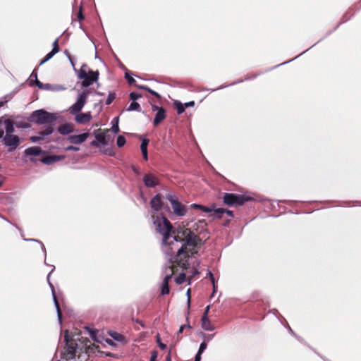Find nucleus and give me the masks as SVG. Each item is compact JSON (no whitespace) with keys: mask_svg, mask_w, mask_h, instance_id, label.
<instances>
[{"mask_svg":"<svg viewBox=\"0 0 361 361\" xmlns=\"http://www.w3.org/2000/svg\"><path fill=\"white\" fill-rule=\"evenodd\" d=\"M154 225L157 233L162 235V249L169 256L176 253L178 264L183 269L190 266L191 257L198 253L203 245L202 240L185 225L179 226L173 230L172 224L164 216H152Z\"/></svg>","mask_w":361,"mask_h":361,"instance_id":"f257e3e1","label":"nucleus"},{"mask_svg":"<svg viewBox=\"0 0 361 361\" xmlns=\"http://www.w3.org/2000/svg\"><path fill=\"white\" fill-rule=\"evenodd\" d=\"M89 93L90 91L86 90L78 94L76 102L69 109L71 114L76 115L75 119L78 123H87L92 118L90 112L78 114L85 105Z\"/></svg>","mask_w":361,"mask_h":361,"instance_id":"f03ea898","label":"nucleus"},{"mask_svg":"<svg viewBox=\"0 0 361 361\" xmlns=\"http://www.w3.org/2000/svg\"><path fill=\"white\" fill-rule=\"evenodd\" d=\"M78 78L82 80V87H87L97 81L98 71L90 70L87 64H82L78 74Z\"/></svg>","mask_w":361,"mask_h":361,"instance_id":"7ed1b4c3","label":"nucleus"},{"mask_svg":"<svg viewBox=\"0 0 361 361\" xmlns=\"http://www.w3.org/2000/svg\"><path fill=\"white\" fill-rule=\"evenodd\" d=\"M166 198L171 204L172 214L174 216L180 218L186 215L188 207L182 204L175 195L169 193L166 195Z\"/></svg>","mask_w":361,"mask_h":361,"instance_id":"20e7f679","label":"nucleus"},{"mask_svg":"<svg viewBox=\"0 0 361 361\" xmlns=\"http://www.w3.org/2000/svg\"><path fill=\"white\" fill-rule=\"evenodd\" d=\"M31 118L33 121L39 125L51 124L56 119L54 114L49 113L44 109L33 111L31 115Z\"/></svg>","mask_w":361,"mask_h":361,"instance_id":"39448f33","label":"nucleus"},{"mask_svg":"<svg viewBox=\"0 0 361 361\" xmlns=\"http://www.w3.org/2000/svg\"><path fill=\"white\" fill-rule=\"evenodd\" d=\"M250 200V197L233 193H226L224 197V202L225 204L233 205H242L244 202Z\"/></svg>","mask_w":361,"mask_h":361,"instance_id":"423d86ee","label":"nucleus"},{"mask_svg":"<svg viewBox=\"0 0 361 361\" xmlns=\"http://www.w3.org/2000/svg\"><path fill=\"white\" fill-rule=\"evenodd\" d=\"M64 340L66 343V359L72 360L75 358L77 348V343L73 339L70 338L68 331H65Z\"/></svg>","mask_w":361,"mask_h":361,"instance_id":"0eeeda50","label":"nucleus"},{"mask_svg":"<svg viewBox=\"0 0 361 361\" xmlns=\"http://www.w3.org/2000/svg\"><path fill=\"white\" fill-rule=\"evenodd\" d=\"M4 142L6 146L9 147L8 152L16 149L20 143V139L16 135H5Z\"/></svg>","mask_w":361,"mask_h":361,"instance_id":"6e6552de","label":"nucleus"},{"mask_svg":"<svg viewBox=\"0 0 361 361\" xmlns=\"http://www.w3.org/2000/svg\"><path fill=\"white\" fill-rule=\"evenodd\" d=\"M54 269H55L54 266H52V269L47 276V281H48L49 285L51 289L54 305H55L56 310H57V316H58L59 321L60 322V323H61V317H62L61 311L58 300L56 299L54 287L53 284L50 282V275L54 271Z\"/></svg>","mask_w":361,"mask_h":361,"instance_id":"1a4fd4ad","label":"nucleus"},{"mask_svg":"<svg viewBox=\"0 0 361 361\" xmlns=\"http://www.w3.org/2000/svg\"><path fill=\"white\" fill-rule=\"evenodd\" d=\"M90 136V133H85L80 135H69L67 140L69 142L73 145H80L84 142Z\"/></svg>","mask_w":361,"mask_h":361,"instance_id":"9d476101","label":"nucleus"},{"mask_svg":"<svg viewBox=\"0 0 361 361\" xmlns=\"http://www.w3.org/2000/svg\"><path fill=\"white\" fill-rule=\"evenodd\" d=\"M53 133V128L51 127H47L42 131L38 133L37 135L30 137V140L32 142H38L43 140L46 136L51 135Z\"/></svg>","mask_w":361,"mask_h":361,"instance_id":"9b49d317","label":"nucleus"},{"mask_svg":"<svg viewBox=\"0 0 361 361\" xmlns=\"http://www.w3.org/2000/svg\"><path fill=\"white\" fill-rule=\"evenodd\" d=\"M143 182L147 188H154L159 185L158 179L151 173H147L144 176Z\"/></svg>","mask_w":361,"mask_h":361,"instance_id":"f8f14e48","label":"nucleus"},{"mask_svg":"<svg viewBox=\"0 0 361 361\" xmlns=\"http://www.w3.org/2000/svg\"><path fill=\"white\" fill-rule=\"evenodd\" d=\"M175 255H176V253L172 256H169L170 257L169 260L171 262L172 264L170 265L169 267V268L167 269L169 270V273L164 276V279L163 281H166L167 283H169V281L171 279L172 276L173 274V267L174 266L179 267V264H178V263L176 261ZM180 267L181 268L180 266ZM182 269H184L183 267H182Z\"/></svg>","mask_w":361,"mask_h":361,"instance_id":"ddd939ff","label":"nucleus"},{"mask_svg":"<svg viewBox=\"0 0 361 361\" xmlns=\"http://www.w3.org/2000/svg\"><path fill=\"white\" fill-rule=\"evenodd\" d=\"M64 156H58V155H48L43 157L41 159V161L47 165L52 164L56 161H61L64 159Z\"/></svg>","mask_w":361,"mask_h":361,"instance_id":"4468645a","label":"nucleus"},{"mask_svg":"<svg viewBox=\"0 0 361 361\" xmlns=\"http://www.w3.org/2000/svg\"><path fill=\"white\" fill-rule=\"evenodd\" d=\"M4 126V132H6V135H13L14 132V123L10 119H5L2 121Z\"/></svg>","mask_w":361,"mask_h":361,"instance_id":"2eb2a0df","label":"nucleus"},{"mask_svg":"<svg viewBox=\"0 0 361 361\" xmlns=\"http://www.w3.org/2000/svg\"><path fill=\"white\" fill-rule=\"evenodd\" d=\"M43 153V151L39 147L34 146L27 148L24 154L25 156H38Z\"/></svg>","mask_w":361,"mask_h":361,"instance_id":"dca6fc26","label":"nucleus"},{"mask_svg":"<svg viewBox=\"0 0 361 361\" xmlns=\"http://www.w3.org/2000/svg\"><path fill=\"white\" fill-rule=\"evenodd\" d=\"M152 208L156 212L159 211L162 207V202L159 195H155L150 202Z\"/></svg>","mask_w":361,"mask_h":361,"instance_id":"f3484780","label":"nucleus"},{"mask_svg":"<svg viewBox=\"0 0 361 361\" xmlns=\"http://www.w3.org/2000/svg\"><path fill=\"white\" fill-rule=\"evenodd\" d=\"M58 131L61 135H68L74 131L73 125L65 123L58 128Z\"/></svg>","mask_w":361,"mask_h":361,"instance_id":"a211bd4d","label":"nucleus"},{"mask_svg":"<svg viewBox=\"0 0 361 361\" xmlns=\"http://www.w3.org/2000/svg\"><path fill=\"white\" fill-rule=\"evenodd\" d=\"M202 327L206 331H213L215 328L214 326L212 324L210 320L208 318V316H202Z\"/></svg>","mask_w":361,"mask_h":361,"instance_id":"6ab92c4d","label":"nucleus"},{"mask_svg":"<svg viewBox=\"0 0 361 361\" xmlns=\"http://www.w3.org/2000/svg\"><path fill=\"white\" fill-rule=\"evenodd\" d=\"M166 118V114L164 109L161 107L158 109L154 119V125L157 126Z\"/></svg>","mask_w":361,"mask_h":361,"instance_id":"aec40b11","label":"nucleus"},{"mask_svg":"<svg viewBox=\"0 0 361 361\" xmlns=\"http://www.w3.org/2000/svg\"><path fill=\"white\" fill-rule=\"evenodd\" d=\"M95 139L101 145L105 146L108 144L107 136L105 132L95 133Z\"/></svg>","mask_w":361,"mask_h":361,"instance_id":"412c9836","label":"nucleus"},{"mask_svg":"<svg viewBox=\"0 0 361 361\" xmlns=\"http://www.w3.org/2000/svg\"><path fill=\"white\" fill-rule=\"evenodd\" d=\"M126 110L128 111H136L140 112L141 111V107L137 102L133 101V102L129 105Z\"/></svg>","mask_w":361,"mask_h":361,"instance_id":"4be33fe9","label":"nucleus"},{"mask_svg":"<svg viewBox=\"0 0 361 361\" xmlns=\"http://www.w3.org/2000/svg\"><path fill=\"white\" fill-rule=\"evenodd\" d=\"M36 85L39 88V89H42V90H52V86L51 84L49 83H46V84H44L42 82H41L39 80H37L36 82Z\"/></svg>","mask_w":361,"mask_h":361,"instance_id":"5701e85b","label":"nucleus"},{"mask_svg":"<svg viewBox=\"0 0 361 361\" xmlns=\"http://www.w3.org/2000/svg\"><path fill=\"white\" fill-rule=\"evenodd\" d=\"M57 53V50L56 49H52V50L48 53L46 56L44 57V59L43 60H42V61L40 62V65L44 63L45 62L48 61L49 59H51Z\"/></svg>","mask_w":361,"mask_h":361,"instance_id":"b1692460","label":"nucleus"},{"mask_svg":"<svg viewBox=\"0 0 361 361\" xmlns=\"http://www.w3.org/2000/svg\"><path fill=\"white\" fill-rule=\"evenodd\" d=\"M174 106L178 114H183L185 111L184 104L179 101H175Z\"/></svg>","mask_w":361,"mask_h":361,"instance_id":"393cba45","label":"nucleus"},{"mask_svg":"<svg viewBox=\"0 0 361 361\" xmlns=\"http://www.w3.org/2000/svg\"><path fill=\"white\" fill-rule=\"evenodd\" d=\"M213 212H214L213 216L214 217L221 218L222 214L226 212V209H223V208H219V209H215L214 208Z\"/></svg>","mask_w":361,"mask_h":361,"instance_id":"a878e982","label":"nucleus"},{"mask_svg":"<svg viewBox=\"0 0 361 361\" xmlns=\"http://www.w3.org/2000/svg\"><path fill=\"white\" fill-rule=\"evenodd\" d=\"M169 283L166 281H163L161 285V294L166 295L169 293Z\"/></svg>","mask_w":361,"mask_h":361,"instance_id":"bb28decb","label":"nucleus"},{"mask_svg":"<svg viewBox=\"0 0 361 361\" xmlns=\"http://www.w3.org/2000/svg\"><path fill=\"white\" fill-rule=\"evenodd\" d=\"M110 335L114 340L117 341H122L124 339L123 336L117 332H113Z\"/></svg>","mask_w":361,"mask_h":361,"instance_id":"cd10ccee","label":"nucleus"},{"mask_svg":"<svg viewBox=\"0 0 361 361\" xmlns=\"http://www.w3.org/2000/svg\"><path fill=\"white\" fill-rule=\"evenodd\" d=\"M126 144V138L123 135H119L117 137L116 145L118 147H123Z\"/></svg>","mask_w":361,"mask_h":361,"instance_id":"c85d7f7f","label":"nucleus"},{"mask_svg":"<svg viewBox=\"0 0 361 361\" xmlns=\"http://www.w3.org/2000/svg\"><path fill=\"white\" fill-rule=\"evenodd\" d=\"M116 94L113 92H110L108 95V97L106 100V104L109 105L111 104V102L115 99Z\"/></svg>","mask_w":361,"mask_h":361,"instance_id":"c756f323","label":"nucleus"},{"mask_svg":"<svg viewBox=\"0 0 361 361\" xmlns=\"http://www.w3.org/2000/svg\"><path fill=\"white\" fill-rule=\"evenodd\" d=\"M186 276L185 274H180L176 279V282L178 284H181L185 281Z\"/></svg>","mask_w":361,"mask_h":361,"instance_id":"7c9ffc66","label":"nucleus"},{"mask_svg":"<svg viewBox=\"0 0 361 361\" xmlns=\"http://www.w3.org/2000/svg\"><path fill=\"white\" fill-rule=\"evenodd\" d=\"M149 142V140L143 139L140 145V149L142 152L147 151V145Z\"/></svg>","mask_w":361,"mask_h":361,"instance_id":"2f4dec72","label":"nucleus"},{"mask_svg":"<svg viewBox=\"0 0 361 361\" xmlns=\"http://www.w3.org/2000/svg\"><path fill=\"white\" fill-rule=\"evenodd\" d=\"M207 347V342L205 341H203V342L200 345L197 353H199V354H202L204 353V351L206 350Z\"/></svg>","mask_w":361,"mask_h":361,"instance_id":"473e14b6","label":"nucleus"},{"mask_svg":"<svg viewBox=\"0 0 361 361\" xmlns=\"http://www.w3.org/2000/svg\"><path fill=\"white\" fill-rule=\"evenodd\" d=\"M200 209L204 212L210 213V212H212L214 210V205L212 206L211 207H208L202 206L200 204Z\"/></svg>","mask_w":361,"mask_h":361,"instance_id":"72a5a7b5","label":"nucleus"},{"mask_svg":"<svg viewBox=\"0 0 361 361\" xmlns=\"http://www.w3.org/2000/svg\"><path fill=\"white\" fill-rule=\"evenodd\" d=\"M141 97H142V95L137 92H133L130 94V99L134 102L136 101L137 99H140Z\"/></svg>","mask_w":361,"mask_h":361,"instance_id":"f704fd0d","label":"nucleus"},{"mask_svg":"<svg viewBox=\"0 0 361 361\" xmlns=\"http://www.w3.org/2000/svg\"><path fill=\"white\" fill-rule=\"evenodd\" d=\"M66 88L61 85H56L52 86L51 91H63L65 90Z\"/></svg>","mask_w":361,"mask_h":361,"instance_id":"c9c22d12","label":"nucleus"},{"mask_svg":"<svg viewBox=\"0 0 361 361\" xmlns=\"http://www.w3.org/2000/svg\"><path fill=\"white\" fill-rule=\"evenodd\" d=\"M97 333H98V331L91 330V331H90V336L95 341L100 342V341L96 338V335Z\"/></svg>","mask_w":361,"mask_h":361,"instance_id":"e433bc0d","label":"nucleus"},{"mask_svg":"<svg viewBox=\"0 0 361 361\" xmlns=\"http://www.w3.org/2000/svg\"><path fill=\"white\" fill-rule=\"evenodd\" d=\"M24 240H27V241H35V242H37V243H40L41 246H42V251L44 252L45 255H47L45 247H44V244L42 242H40V241H39L37 240L33 239V238L24 239Z\"/></svg>","mask_w":361,"mask_h":361,"instance_id":"4c0bfd02","label":"nucleus"},{"mask_svg":"<svg viewBox=\"0 0 361 361\" xmlns=\"http://www.w3.org/2000/svg\"><path fill=\"white\" fill-rule=\"evenodd\" d=\"M17 128H26L28 127V124L24 122H16L14 124Z\"/></svg>","mask_w":361,"mask_h":361,"instance_id":"58836bf2","label":"nucleus"},{"mask_svg":"<svg viewBox=\"0 0 361 361\" xmlns=\"http://www.w3.org/2000/svg\"><path fill=\"white\" fill-rule=\"evenodd\" d=\"M116 120V123L112 126V130L114 133H118L119 131V128L118 125V118H114Z\"/></svg>","mask_w":361,"mask_h":361,"instance_id":"ea45409f","label":"nucleus"},{"mask_svg":"<svg viewBox=\"0 0 361 361\" xmlns=\"http://www.w3.org/2000/svg\"><path fill=\"white\" fill-rule=\"evenodd\" d=\"M125 78L128 80L130 85H133L135 82V80L130 77L128 73H126Z\"/></svg>","mask_w":361,"mask_h":361,"instance_id":"a19ab883","label":"nucleus"},{"mask_svg":"<svg viewBox=\"0 0 361 361\" xmlns=\"http://www.w3.org/2000/svg\"><path fill=\"white\" fill-rule=\"evenodd\" d=\"M157 342L158 343V345L159 347L162 349V350H165L166 348V345L161 343V341H160V338H159V336H157Z\"/></svg>","mask_w":361,"mask_h":361,"instance_id":"79ce46f5","label":"nucleus"},{"mask_svg":"<svg viewBox=\"0 0 361 361\" xmlns=\"http://www.w3.org/2000/svg\"><path fill=\"white\" fill-rule=\"evenodd\" d=\"M65 150L66 151H79L80 150V148L78 147H75V146H73V145H70V146H68L65 148Z\"/></svg>","mask_w":361,"mask_h":361,"instance_id":"37998d69","label":"nucleus"},{"mask_svg":"<svg viewBox=\"0 0 361 361\" xmlns=\"http://www.w3.org/2000/svg\"><path fill=\"white\" fill-rule=\"evenodd\" d=\"M214 337V334H203V339L207 342V343L211 341Z\"/></svg>","mask_w":361,"mask_h":361,"instance_id":"c03bdc74","label":"nucleus"},{"mask_svg":"<svg viewBox=\"0 0 361 361\" xmlns=\"http://www.w3.org/2000/svg\"><path fill=\"white\" fill-rule=\"evenodd\" d=\"M157 355H158V353L156 350L152 351L151 357H150V361H156Z\"/></svg>","mask_w":361,"mask_h":361,"instance_id":"a18cd8bd","label":"nucleus"},{"mask_svg":"<svg viewBox=\"0 0 361 361\" xmlns=\"http://www.w3.org/2000/svg\"><path fill=\"white\" fill-rule=\"evenodd\" d=\"M68 60L70 61V62H71V66H72V67H73V68L74 71H75V72L77 73V75H78V71H79V70H77V69L75 68V63H74V61H73V58L71 57V59H68Z\"/></svg>","mask_w":361,"mask_h":361,"instance_id":"49530a36","label":"nucleus"},{"mask_svg":"<svg viewBox=\"0 0 361 361\" xmlns=\"http://www.w3.org/2000/svg\"><path fill=\"white\" fill-rule=\"evenodd\" d=\"M207 276L208 277H209V279H211V282H212V283H214V281H215V279H214V277L213 274H212L210 271H208Z\"/></svg>","mask_w":361,"mask_h":361,"instance_id":"de8ad7c7","label":"nucleus"},{"mask_svg":"<svg viewBox=\"0 0 361 361\" xmlns=\"http://www.w3.org/2000/svg\"><path fill=\"white\" fill-rule=\"evenodd\" d=\"M58 42H59V39H55V41L53 42V48L52 49H56L57 50V53L59 51V44H58Z\"/></svg>","mask_w":361,"mask_h":361,"instance_id":"09e8293b","label":"nucleus"},{"mask_svg":"<svg viewBox=\"0 0 361 361\" xmlns=\"http://www.w3.org/2000/svg\"><path fill=\"white\" fill-rule=\"evenodd\" d=\"M146 91L149 92L150 94H152V95H154L155 97L159 98L160 97V95L154 92V90H151L150 88L148 87V90H147Z\"/></svg>","mask_w":361,"mask_h":361,"instance_id":"8fccbe9b","label":"nucleus"},{"mask_svg":"<svg viewBox=\"0 0 361 361\" xmlns=\"http://www.w3.org/2000/svg\"><path fill=\"white\" fill-rule=\"evenodd\" d=\"M4 126H3V123H2V121H0V138L3 137L4 138Z\"/></svg>","mask_w":361,"mask_h":361,"instance_id":"3c124183","label":"nucleus"},{"mask_svg":"<svg viewBox=\"0 0 361 361\" xmlns=\"http://www.w3.org/2000/svg\"><path fill=\"white\" fill-rule=\"evenodd\" d=\"M33 78L35 79V82L36 83V82H37V80H38V79H37V74L35 71H33L30 75V79L32 80Z\"/></svg>","mask_w":361,"mask_h":361,"instance_id":"603ef678","label":"nucleus"},{"mask_svg":"<svg viewBox=\"0 0 361 361\" xmlns=\"http://www.w3.org/2000/svg\"><path fill=\"white\" fill-rule=\"evenodd\" d=\"M185 327H188L189 329L191 328V326L190 325H182V326H180V327L178 331V334L183 333V331Z\"/></svg>","mask_w":361,"mask_h":361,"instance_id":"864d4df0","label":"nucleus"},{"mask_svg":"<svg viewBox=\"0 0 361 361\" xmlns=\"http://www.w3.org/2000/svg\"><path fill=\"white\" fill-rule=\"evenodd\" d=\"M90 145L92 146H94V147H100V144L99 142L95 139L94 140L92 141Z\"/></svg>","mask_w":361,"mask_h":361,"instance_id":"5fc2aeb1","label":"nucleus"},{"mask_svg":"<svg viewBox=\"0 0 361 361\" xmlns=\"http://www.w3.org/2000/svg\"><path fill=\"white\" fill-rule=\"evenodd\" d=\"M184 104V106H185V109L187 108V107H190V106H193L195 105V102L193 101H191V102H186Z\"/></svg>","mask_w":361,"mask_h":361,"instance_id":"6e6d98bb","label":"nucleus"},{"mask_svg":"<svg viewBox=\"0 0 361 361\" xmlns=\"http://www.w3.org/2000/svg\"><path fill=\"white\" fill-rule=\"evenodd\" d=\"M201 355L202 354H199V353H197L195 357L194 361H201Z\"/></svg>","mask_w":361,"mask_h":361,"instance_id":"4d7b16f0","label":"nucleus"},{"mask_svg":"<svg viewBox=\"0 0 361 361\" xmlns=\"http://www.w3.org/2000/svg\"><path fill=\"white\" fill-rule=\"evenodd\" d=\"M78 18L79 20H81L84 19V16H83V15L82 13L81 10H80V11L78 13Z\"/></svg>","mask_w":361,"mask_h":361,"instance_id":"13d9d810","label":"nucleus"},{"mask_svg":"<svg viewBox=\"0 0 361 361\" xmlns=\"http://www.w3.org/2000/svg\"><path fill=\"white\" fill-rule=\"evenodd\" d=\"M209 307H210V306H209V305H208V306L206 307L205 311H204V314H203V315H202V316H208V312H209Z\"/></svg>","mask_w":361,"mask_h":361,"instance_id":"bf43d9fd","label":"nucleus"},{"mask_svg":"<svg viewBox=\"0 0 361 361\" xmlns=\"http://www.w3.org/2000/svg\"><path fill=\"white\" fill-rule=\"evenodd\" d=\"M192 208H194V209H199L200 208V204H192L191 206H190Z\"/></svg>","mask_w":361,"mask_h":361,"instance_id":"052dcab7","label":"nucleus"},{"mask_svg":"<svg viewBox=\"0 0 361 361\" xmlns=\"http://www.w3.org/2000/svg\"><path fill=\"white\" fill-rule=\"evenodd\" d=\"M142 155H143V157L145 160H147L148 159V157H147V151H145V152H142Z\"/></svg>","mask_w":361,"mask_h":361,"instance_id":"680f3d73","label":"nucleus"},{"mask_svg":"<svg viewBox=\"0 0 361 361\" xmlns=\"http://www.w3.org/2000/svg\"><path fill=\"white\" fill-rule=\"evenodd\" d=\"M64 53H65L66 56L68 57V59H71L72 57L71 54L69 53V51L68 50H66L64 51Z\"/></svg>","mask_w":361,"mask_h":361,"instance_id":"e2e57ef3","label":"nucleus"},{"mask_svg":"<svg viewBox=\"0 0 361 361\" xmlns=\"http://www.w3.org/2000/svg\"><path fill=\"white\" fill-rule=\"evenodd\" d=\"M137 87L140 88V89L145 90H148V87L145 86V85H137Z\"/></svg>","mask_w":361,"mask_h":361,"instance_id":"0e129e2a","label":"nucleus"},{"mask_svg":"<svg viewBox=\"0 0 361 361\" xmlns=\"http://www.w3.org/2000/svg\"><path fill=\"white\" fill-rule=\"evenodd\" d=\"M225 213H226L230 216H233V212L231 211V210L226 209V212Z\"/></svg>","mask_w":361,"mask_h":361,"instance_id":"69168bd1","label":"nucleus"},{"mask_svg":"<svg viewBox=\"0 0 361 361\" xmlns=\"http://www.w3.org/2000/svg\"><path fill=\"white\" fill-rule=\"evenodd\" d=\"M4 180V177L2 175H0V187L2 185Z\"/></svg>","mask_w":361,"mask_h":361,"instance_id":"338daca9","label":"nucleus"},{"mask_svg":"<svg viewBox=\"0 0 361 361\" xmlns=\"http://www.w3.org/2000/svg\"><path fill=\"white\" fill-rule=\"evenodd\" d=\"M104 152H105L106 154H109V155H111L112 154L111 150L109 149H106Z\"/></svg>","mask_w":361,"mask_h":361,"instance_id":"774afa93","label":"nucleus"}]
</instances>
